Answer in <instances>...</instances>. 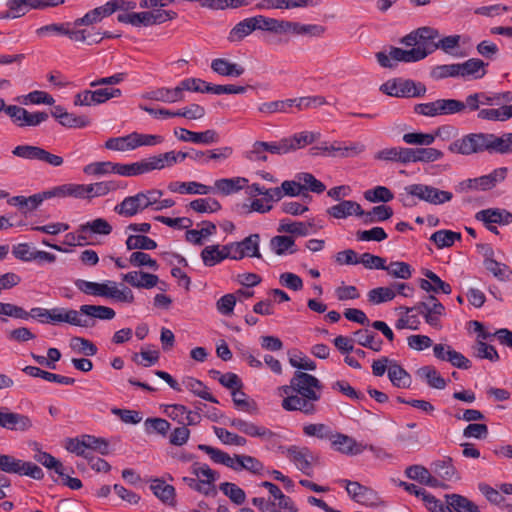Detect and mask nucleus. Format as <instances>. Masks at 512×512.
<instances>
[{"label":"nucleus","instance_id":"f257e3e1","mask_svg":"<svg viewBox=\"0 0 512 512\" xmlns=\"http://www.w3.org/2000/svg\"><path fill=\"white\" fill-rule=\"evenodd\" d=\"M451 153L469 156L472 154L508 155L512 154V132L496 135L494 133H469L449 144Z\"/></svg>","mask_w":512,"mask_h":512},{"label":"nucleus","instance_id":"f03ea898","mask_svg":"<svg viewBox=\"0 0 512 512\" xmlns=\"http://www.w3.org/2000/svg\"><path fill=\"white\" fill-rule=\"evenodd\" d=\"M295 395L282 400V408L286 411H300L305 415L318 412V402L321 399L323 384L314 375L303 371H295L292 377Z\"/></svg>","mask_w":512,"mask_h":512},{"label":"nucleus","instance_id":"7ed1b4c3","mask_svg":"<svg viewBox=\"0 0 512 512\" xmlns=\"http://www.w3.org/2000/svg\"><path fill=\"white\" fill-rule=\"evenodd\" d=\"M453 194L426 184H411L404 187V192L399 195V200L404 207L411 208L421 200L432 205H441L451 201Z\"/></svg>","mask_w":512,"mask_h":512},{"label":"nucleus","instance_id":"20e7f679","mask_svg":"<svg viewBox=\"0 0 512 512\" xmlns=\"http://www.w3.org/2000/svg\"><path fill=\"white\" fill-rule=\"evenodd\" d=\"M365 150V146L359 142L334 141L332 143L322 142L320 145L309 149L311 156H328L348 158L359 155Z\"/></svg>","mask_w":512,"mask_h":512},{"label":"nucleus","instance_id":"39448f33","mask_svg":"<svg viewBox=\"0 0 512 512\" xmlns=\"http://www.w3.org/2000/svg\"><path fill=\"white\" fill-rule=\"evenodd\" d=\"M380 91L386 95L398 98L421 97L426 93V87L420 82L410 79H392L380 86Z\"/></svg>","mask_w":512,"mask_h":512},{"label":"nucleus","instance_id":"423d86ee","mask_svg":"<svg viewBox=\"0 0 512 512\" xmlns=\"http://www.w3.org/2000/svg\"><path fill=\"white\" fill-rule=\"evenodd\" d=\"M462 101L457 99H437L414 106V112L426 117H437L462 113Z\"/></svg>","mask_w":512,"mask_h":512},{"label":"nucleus","instance_id":"0eeeda50","mask_svg":"<svg viewBox=\"0 0 512 512\" xmlns=\"http://www.w3.org/2000/svg\"><path fill=\"white\" fill-rule=\"evenodd\" d=\"M0 471L29 476L35 480H41L44 477L43 470L36 464L22 461L8 454H0Z\"/></svg>","mask_w":512,"mask_h":512},{"label":"nucleus","instance_id":"6e6552de","mask_svg":"<svg viewBox=\"0 0 512 512\" xmlns=\"http://www.w3.org/2000/svg\"><path fill=\"white\" fill-rule=\"evenodd\" d=\"M426 58V53L424 51H420V49L411 48L410 50H404L398 47H391L389 54H386L383 51L376 53V59L381 67L384 68H393L395 62H417Z\"/></svg>","mask_w":512,"mask_h":512},{"label":"nucleus","instance_id":"1a4fd4ad","mask_svg":"<svg viewBox=\"0 0 512 512\" xmlns=\"http://www.w3.org/2000/svg\"><path fill=\"white\" fill-rule=\"evenodd\" d=\"M340 483L345 486V489L351 499L361 505L378 507L383 504V501L376 491L360 484L357 481L342 479L340 480Z\"/></svg>","mask_w":512,"mask_h":512},{"label":"nucleus","instance_id":"9d476101","mask_svg":"<svg viewBox=\"0 0 512 512\" xmlns=\"http://www.w3.org/2000/svg\"><path fill=\"white\" fill-rule=\"evenodd\" d=\"M32 427L33 421L28 415L11 411L6 406H0V428L12 432L26 433Z\"/></svg>","mask_w":512,"mask_h":512},{"label":"nucleus","instance_id":"9b49d317","mask_svg":"<svg viewBox=\"0 0 512 512\" xmlns=\"http://www.w3.org/2000/svg\"><path fill=\"white\" fill-rule=\"evenodd\" d=\"M278 451L285 454L304 474L311 475V460L313 456L309 448L296 445L290 447L278 446Z\"/></svg>","mask_w":512,"mask_h":512},{"label":"nucleus","instance_id":"f8f14e48","mask_svg":"<svg viewBox=\"0 0 512 512\" xmlns=\"http://www.w3.org/2000/svg\"><path fill=\"white\" fill-rule=\"evenodd\" d=\"M174 135L184 142H192L195 144L210 145L218 143L220 136L216 130L208 129L203 132H194L185 128H178L174 130Z\"/></svg>","mask_w":512,"mask_h":512},{"label":"nucleus","instance_id":"ddd939ff","mask_svg":"<svg viewBox=\"0 0 512 512\" xmlns=\"http://www.w3.org/2000/svg\"><path fill=\"white\" fill-rule=\"evenodd\" d=\"M70 324L72 326L82 327L89 325V321L83 318L82 305L79 310L65 307L53 308V325Z\"/></svg>","mask_w":512,"mask_h":512},{"label":"nucleus","instance_id":"4468645a","mask_svg":"<svg viewBox=\"0 0 512 512\" xmlns=\"http://www.w3.org/2000/svg\"><path fill=\"white\" fill-rule=\"evenodd\" d=\"M330 440L333 449L345 455H359L367 448V445L359 443L354 438L342 433L332 434Z\"/></svg>","mask_w":512,"mask_h":512},{"label":"nucleus","instance_id":"2eb2a0df","mask_svg":"<svg viewBox=\"0 0 512 512\" xmlns=\"http://www.w3.org/2000/svg\"><path fill=\"white\" fill-rule=\"evenodd\" d=\"M122 280L132 287L151 289L159 283V277L156 274L144 271H130L122 274Z\"/></svg>","mask_w":512,"mask_h":512},{"label":"nucleus","instance_id":"dca6fc26","mask_svg":"<svg viewBox=\"0 0 512 512\" xmlns=\"http://www.w3.org/2000/svg\"><path fill=\"white\" fill-rule=\"evenodd\" d=\"M83 318L89 321V325H84V328L94 327L96 322L95 319L100 320H111L115 317L116 313L114 309L102 306V305H82Z\"/></svg>","mask_w":512,"mask_h":512},{"label":"nucleus","instance_id":"f3484780","mask_svg":"<svg viewBox=\"0 0 512 512\" xmlns=\"http://www.w3.org/2000/svg\"><path fill=\"white\" fill-rule=\"evenodd\" d=\"M475 218L484 224L508 225L512 223V213L499 208L483 209L476 213Z\"/></svg>","mask_w":512,"mask_h":512},{"label":"nucleus","instance_id":"a211bd4d","mask_svg":"<svg viewBox=\"0 0 512 512\" xmlns=\"http://www.w3.org/2000/svg\"><path fill=\"white\" fill-rule=\"evenodd\" d=\"M423 275L427 279H420L419 286L422 290L426 292L439 293L442 292L444 294H450L452 292V288L450 284L443 281L436 273L429 269L423 270Z\"/></svg>","mask_w":512,"mask_h":512},{"label":"nucleus","instance_id":"6ab92c4d","mask_svg":"<svg viewBox=\"0 0 512 512\" xmlns=\"http://www.w3.org/2000/svg\"><path fill=\"white\" fill-rule=\"evenodd\" d=\"M444 153L432 147L407 148V164L424 162L430 163L442 159Z\"/></svg>","mask_w":512,"mask_h":512},{"label":"nucleus","instance_id":"aec40b11","mask_svg":"<svg viewBox=\"0 0 512 512\" xmlns=\"http://www.w3.org/2000/svg\"><path fill=\"white\" fill-rule=\"evenodd\" d=\"M487 64L479 58H470L463 63H458L459 77L470 79H481L485 76Z\"/></svg>","mask_w":512,"mask_h":512},{"label":"nucleus","instance_id":"412c9836","mask_svg":"<svg viewBox=\"0 0 512 512\" xmlns=\"http://www.w3.org/2000/svg\"><path fill=\"white\" fill-rule=\"evenodd\" d=\"M478 247H481L482 250H484V254L486 257L484 265L486 269L501 281L509 279L510 275L512 274L510 268L507 265L497 262L492 258V247L489 245H478Z\"/></svg>","mask_w":512,"mask_h":512},{"label":"nucleus","instance_id":"4be33fe9","mask_svg":"<svg viewBox=\"0 0 512 512\" xmlns=\"http://www.w3.org/2000/svg\"><path fill=\"white\" fill-rule=\"evenodd\" d=\"M418 32V47L420 51L426 53V57L437 50L436 39L439 37V31L432 27H420L417 29Z\"/></svg>","mask_w":512,"mask_h":512},{"label":"nucleus","instance_id":"5701e85b","mask_svg":"<svg viewBox=\"0 0 512 512\" xmlns=\"http://www.w3.org/2000/svg\"><path fill=\"white\" fill-rule=\"evenodd\" d=\"M213 72L226 77H240L244 74L245 68L237 63H232L225 58H216L211 62Z\"/></svg>","mask_w":512,"mask_h":512},{"label":"nucleus","instance_id":"b1692460","mask_svg":"<svg viewBox=\"0 0 512 512\" xmlns=\"http://www.w3.org/2000/svg\"><path fill=\"white\" fill-rule=\"evenodd\" d=\"M327 213L334 218L342 219L351 215L359 216L363 214V209L361 205L355 201L343 200L328 208Z\"/></svg>","mask_w":512,"mask_h":512},{"label":"nucleus","instance_id":"393cba45","mask_svg":"<svg viewBox=\"0 0 512 512\" xmlns=\"http://www.w3.org/2000/svg\"><path fill=\"white\" fill-rule=\"evenodd\" d=\"M417 376L434 389L442 390L446 387L447 381L440 375L439 371L432 365L420 367L416 371Z\"/></svg>","mask_w":512,"mask_h":512},{"label":"nucleus","instance_id":"a878e982","mask_svg":"<svg viewBox=\"0 0 512 512\" xmlns=\"http://www.w3.org/2000/svg\"><path fill=\"white\" fill-rule=\"evenodd\" d=\"M150 489L153 494L164 504L174 505L175 503V488L172 485L167 484L160 478L151 480Z\"/></svg>","mask_w":512,"mask_h":512},{"label":"nucleus","instance_id":"bb28decb","mask_svg":"<svg viewBox=\"0 0 512 512\" xmlns=\"http://www.w3.org/2000/svg\"><path fill=\"white\" fill-rule=\"evenodd\" d=\"M449 512H480V508L467 497L459 494L446 495Z\"/></svg>","mask_w":512,"mask_h":512},{"label":"nucleus","instance_id":"cd10ccee","mask_svg":"<svg viewBox=\"0 0 512 512\" xmlns=\"http://www.w3.org/2000/svg\"><path fill=\"white\" fill-rule=\"evenodd\" d=\"M168 189L174 193L180 194H200L206 195L211 192L212 188L210 186L191 181V182H171L168 185Z\"/></svg>","mask_w":512,"mask_h":512},{"label":"nucleus","instance_id":"c85d7f7f","mask_svg":"<svg viewBox=\"0 0 512 512\" xmlns=\"http://www.w3.org/2000/svg\"><path fill=\"white\" fill-rule=\"evenodd\" d=\"M431 467L433 472L443 480L452 481L460 479L451 457H444L441 460H436L431 464Z\"/></svg>","mask_w":512,"mask_h":512},{"label":"nucleus","instance_id":"c756f323","mask_svg":"<svg viewBox=\"0 0 512 512\" xmlns=\"http://www.w3.org/2000/svg\"><path fill=\"white\" fill-rule=\"evenodd\" d=\"M355 341L365 348L379 352L382 349L383 341L378 335L369 329H359L354 332Z\"/></svg>","mask_w":512,"mask_h":512},{"label":"nucleus","instance_id":"7c9ffc66","mask_svg":"<svg viewBox=\"0 0 512 512\" xmlns=\"http://www.w3.org/2000/svg\"><path fill=\"white\" fill-rule=\"evenodd\" d=\"M507 168L500 167L494 169L491 173L487 175L480 176L478 178H474V183L478 184L479 190H489L495 187L498 183L505 180L507 176Z\"/></svg>","mask_w":512,"mask_h":512},{"label":"nucleus","instance_id":"2f4dec72","mask_svg":"<svg viewBox=\"0 0 512 512\" xmlns=\"http://www.w3.org/2000/svg\"><path fill=\"white\" fill-rule=\"evenodd\" d=\"M312 0H262L256 4L258 10L268 9H291L297 7H306Z\"/></svg>","mask_w":512,"mask_h":512},{"label":"nucleus","instance_id":"473e14b6","mask_svg":"<svg viewBox=\"0 0 512 512\" xmlns=\"http://www.w3.org/2000/svg\"><path fill=\"white\" fill-rule=\"evenodd\" d=\"M375 160L407 164V147H389L379 150L374 155Z\"/></svg>","mask_w":512,"mask_h":512},{"label":"nucleus","instance_id":"72a5a7b5","mask_svg":"<svg viewBox=\"0 0 512 512\" xmlns=\"http://www.w3.org/2000/svg\"><path fill=\"white\" fill-rule=\"evenodd\" d=\"M73 23L67 22V36L69 39L75 42H87L89 45L100 43V32H92L89 29H75L71 28Z\"/></svg>","mask_w":512,"mask_h":512},{"label":"nucleus","instance_id":"f704fd0d","mask_svg":"<svg viewBox=\"0 0 512 512\" xmlns=\"http://www.w3.org/2000/svg\"><path fill=\"white\" fill-rule=\"evenodd\" d=\"M388 377L395 387L408 388L411 385L410 374L395 360L388 368Z\"/></svg>","mask_w":512,"mask_h":512},{"label":"nucleus","instance_id":"c9c22d12","mask_svg":"<svg viewBox=\"0 0 512 512\" xmlns=\"http://www.w3.org/2000/svg\"><path fill=\"white\" fill-rule=\"evenodd\" d=\"M271 250L279 256L285 254H294L297 252L295 241L290 236L277 235L270 240Z\"/></svg>","mask_w":512,"mask_h":512},{"label":"nucleus","instance_id":"e433bc0d","mask_svg":"<svg viewBox=\"0 0 512 512\" xmlns=\"http://www.w3.org/2000/svg\"><path fill=\"white\" fill-rule=\"evenodd\" d=\"M449 126H443L437 129L436 134L423 132H409L402 137L403 141L408 145L429 146L434 143L436 135H439L443 129Z\"/></svg>","mask_w":512,"mask_h":512},{"label":"nucleus","instance_id":"4c0bfd02","mask_svg":"<svg viewBox=\"0 0 512 512\" xmlns=\"http://www.w3.org/2000/svg\"><path fill=\"white\" fill-rule=\"evenodd\" d=\"M109 283H97V282H91L83 279H77L75 281V286L79 291H81L84 294L92 295V296H99V297H106L108 295V289H109Z\"/></svg>","mask_w":512,"mask_h":512},{"label":"nucleus","instance_id":"58836bf2","mask_svg":"<svg viewBox=\"0 0 512 512\" xmlns=\"http://www.w3.org/2000/svg\"><path fill=\"white\" fill-rule=\"evenodd\" d=\"M183 385L192 392L194 395L212 403H219V401L208 391L204 383L193 377H186L183 380Z\"/></svg>","mask_w":512,"mask_h":512},{"label":"nucleus","instance_id":"ea45409f","mask_svg":"<svg viewBox=\"0 0 512 512\" xmlns=\"http://www.w3.org/2000/svg\"><path fill=\"white\" fill-rule=\"evenodd\" d=\"M256 30L254 18H246L237 23L230 31L228 40L239 42Z\"/></svg>","mask_w":512,"mask_h":512},{"label":"nucleus","instance_id":"a19ab883","mask_svg":"<svg viewBox=\"0 0 512 512\" xmlns=\"http://www.w3.org/2000/svg\"><path fill=\"white\" fill-rule=\"evenodd\" d=\"M248 183L244 177L222 178L215 181V188L224 195H230L241 190Z\"/></svg>","mask_w":512,"mask_h":512},{"label":"nucleus","instance_id":"79ce46f5","mask_svg":"<svg viewBox=\"0 0 512 512\" xmlns=\"http://www.w3.org/2000/svg\"><path fill=\"white\" fill-rule=\"evenodd\" d=\"M248 470L254 474H260L264 469V465L257 458L249 455H236L234 457L233 470Z\"/></svg>","mask_w":512,"mask_h":512},{"label":"nucleus","instance_id":"37998d69","mask_svg":"<svg viewBox=\"0 0 512 512\" xmlns=\"http://www.w3.org/2000/svg\"><path fill=\"white\" fill-rule=\"evenodd\" d=\"M392 215L393 210L390 206L378 205L373 207L370 211L363 210V214L359 215V217H363V222L365 224H370L388 220Z\"/></svg>","mask_w":512,"mask_h":512},{"label":"nucleus","instance_id":"c03bdc74","mask_svg":"<svg viewBox=\"0 0 512 512\" xmlns=\"http://www.w3.org/2000/svg\"><path fill=\"white\" fill-rule=\"evenodd\" d=\"M144 98L149 100L160 101L164 103H175L180 101V90H175V88H157L150 92H147L144 95Z\"/></svg>","mask_w":512,"mask_h":512},{"label":"nucleus","instance_id":"a18cd8bd","mask_svg":"<svg viewBox=\"0 0 512 512\" xmlns=\"http://www.w3.org/2000/svg\"><path fill=\"white\" fill-rule=\"evenodd\" d=\"M313 227L311 223L304 222H293L290 219L280 220L278 232L290 233L297 236H307L310 233V229Z\"/></svg>","mask_w":512,"mask_h":512},{"label":"nucleus","instance_id":"49530a36","mask_svg":"<svg viewBox=\"0 0 512 512\" xmlns=\"http://www.w3.org/2000/svg\"><path fill=\"white\" fill-rule=\"evenodd\" d=\"M319 136V133L304 131L296 133L290 137H286L289 146V152L296 151L305 147L306 145L312 144L319 138Z\"/></svg>","mask_w":512,"mask_h":512},{"label":"nucleus","instance_id":"de8ad7c7","mask_svg":"<svg viewBox=\"0 0 512 512\" xmlns=\"http://www.w3.org/2000/svg\"><path fill=\"white\" fill-rule=\"evenodd\" d=\"M198 449L208 454L213 462L233 469L234 457H231L228 453L206 444H199Z\"/></svg>","mask_w":512,"mask_h":512},{"label":"nucleus","instance_id":"09e8293b","mask_svg":"<svg viewBox=\"0 0 512 512\" xmlns=\"http://www.w3.org/2000/svg\"><path fill=\"white\" fill-rule=\"evenodd\" d=\"M44 201L42 197V192L31 195L29 197L25 196H13L8 199V204L13 206H18L20 209H26L27 211H33L38 208V206Z\"/></svg>","mask_w":512,"mask_h":512},{"label":"nucleus","instance_id":"8fccbe9b","mask_svg":"<svg viewBox=\"0 0 512 512\" xmlns=\"http://www.w3.org/2000/svg\"><path fill=\"white\" fill-rule=\"evenodd\" d=\"M78 232H90L99 235H109L112 232V226L104 218H97L81 224Z\"/></svg>","mask_w":512,"mask_h":512},{"label":"nucleus","instance_id":"3c124183","mask_svg":"<svg viewBox=\"0 0 512 512\" xmlns=\"http://www.w3.org/2000/svg\"><path fill=\"white\" fill-rule=\"evenodd\" d=\"M461 239V233L451 230H438L434 232L430 240L435 243L438 248L451 247L456 240Z\"/></svg>","mask_w":512,"mask_h":512},{"label":"nucleus","instance_id":"603ef678","mask_svg":"<svg viewBox=\"0 0 512 512\" xmlns=\"http://www.w3.org/2000/svg\"><path fill=\"white\" fill-rule=\"evenodd\" d=\"M70 347L76 353L85 356H94L98 352L97 346L92 341L80 336H74L70 339Z\"/></svg>","mask_w":512,"mask_h":512},{"label":"nucleus","instance_id":"864d4df0","mask_svg":"<svg viewBox=\"0 0 512 512\" xmlns=\"http://www.w3.org/2000/svg\"><path fill=\"white\" fill-rule=\"evenodd\" d=\"M128 250H154L157 248L155 240L145 235H129L126 240Z\"/></svg>","mask_w":512,"mask_h":512},{"label":"nucleus","instance_id":"5fc2aeb1","mask_svg":"<svg viewBox=\"0 0 512 512\" xmlns=\"http://www.w3.org/2000/svg\"><path fill=\"white\" fill-rule=\"evenodd\" d=\"M387 273L394 277L403 280H408L412 277V267L410 264L402 261H392L386 268H384Z\"/></svg>","mask_w":512,"mask_h":512},{"label":"nucleus","instance_id":"6e6d98bb","mask_svg":"<svg viewBox=\"0 0 512 512\" xmlns=\"http://www.w3.org/2000/svg\"><path fill=\"white\" fill-rule=\"evenodd\" d=\"M508 105H502L499 108H489L479 110L477 117L481 120L488 121H506L510 119V112L508 111Z\"/></svg>","mask_w":512,"mask_h":512},{"label":"nucleus","instance_id":"4d7b16f0","mask_svg":"<svg viewBox=\"0 0 512 512\" xmlns=\"http://www.w3.org/2000/svg\"><path fill=\"white\" fill-rule=\"evenodd\" d=\"M189 207L198 213H214L221 209V204L214 198H199L191 201Z\"/></svg>","mask_w":512,"mask_h":512},{"label":"nucleus","instance_id":"13d9d810","mask_svg":"<svg viewBox=\"0 0 512 512\" xmlns=\"http://www.w3.org/2000/svg\"><path fill=\"white\" fill-rule=\"evenodd\" d=\"M219 489L236 505H242L246 500L244 490L234 483L223 482L220 484Z\"/></svg>","mask_w":512,"mask_h":512},{"label":"nucleus","instance_id":"bf43d9fd","mask_svg":"<svg viewBox=\"0 0 512 512\" xmlns=\"http://www.w3.org/2000/svg\"><path fill=\"white\" fill-rule=\"evenodd\" d=\"M364 198L372 203H387L394 198V194L385 186H376L373 189L366 190L364 192Z\"/></svg>","mask_w":512,"mask_h":512},{"label":"nucleus","instance_id":"052dcab7","mask_svg":"<svg viewBox=\"0 0 512 512\" xmlns=\"http://www.w3.org/2000/svg\"><path fill=\"white\" fill-rule=\"evenodd\" d=\"M430 77L436 81L459 77L458 63L437 65L431 69Z\"/></svg>","mask_w":512,"mask_h":512},{"label":"nucleus","instance_id":"680f3d73","mask_svg":"<svg viewBox=\"0 0 512 512\" xmlns=\"http://www.w3.org/2000/svg\"><path fill=\"white\" fill-rule=\"evenodd\" d=\"M114 211L124 217H133L140 213L135 195L125 197L114 207Z\"/></svg>","mask_w":512,"mask_h":512},{"label":"nucleus","instance_id":"e2e57ef3","mask_svg":"<svg viewBox=\"0 0 512 512\" xmlns=\"http://www.w3.org/2000/svg\"><path fill=\"white\" fill-rule=\"evenodd\" d=\"M213 430L218 439L225 445L245 446L247 443L246 438L232 433L225 428L214 426Z\"/></svg>","mask_w":512,"mask_h":512},{"label":"nucleus","instance_id":"0e129e2a","mask_svg":"<svg viewBox=\"0 0 512 512\" xmlns=\"http://www.w3.org/2000/svg\"><path fill=\"white\" fill-rule=\"evenodd\" d=\"M116 163L110 161L93 162L83 168V172L87 175H106L110 173L115 174Z\"/></svg>","mask_w":512,"mask_h":512},{"label":"nucleus","instance_id":"69168bd1","mask_svg":"<svg viewBox=\"0 0 512 512\" xmlns=\"http://www.w3.org/2000/svg\"><path fill=\"white\" fill-rule=\"evenodd\" d=\"M129 264L134 267H149L153 271H157L159 265L155 259H152L151 256L142 251L133 252L129 257Z\"/></svg>","mask_w":512,"mask_h":512},{"label":"nucleus","instance_id":"338daca9","mask_svg":"<svg viewBox=\"0 0 512 512\" xmlns=\"http://www.w3.org/2000/svg\"><path fill=\"white\" fill-rule=\"evenodd\" d=\"M260 236L259 234H251L245 237L239 244L242 247L243 253L246 257L261 258L259 251Z\"/></svg>","mask_w":512,"mask_h":512},{"label":"nucleus","instance_id":"774afa93","mask_svg":"<svg viewBox=\"0 0 512 512\" xmlns=\"http://www.w3.org/2000/svg\"><path fill=\"white\" fill-rule=\"evenodd\" d=\"M395 296V291L390 287H377L368 292V300L373 304L391 301Z\"/></svg>","mask_w":512,"mask_h":512}]
</instances>
